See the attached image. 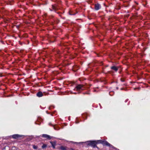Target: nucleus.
<instances>
[{
    "label": "nucleus",
    "instance_id": "obj_1",
    "mask_svg": "<svg viewBox=\"0 0 150 150\" xmlns=\"http://www.w3.org/2000/svg\"><path fill=\"white\" fill-rule=\"evenodd\" d=\"M88 142V144L89 145L91 146L94 147H97L96 146V144H97V142L96 141H89Z\"/></svg>",
    "mask_w": 150,
    "mask_h": 150
},
{
    "label": "nucleus",
    "instance_id": "obj_2",
    "mask_svg": "<svg viewBox=\"0 0 150 150\" xmlns=\"http://www.w3.org/2000/svg\"><path fill=\"white\" fill-rule=\"evenodd\" d=\"M84 85L82 84H79L77 85L76 87V90L77 91L81 89L83 90L84 89H82Z\"/></svg>",
    "mask_w": 150,
    "mask_h": 150
},
{
    "label": "nucleus",
    "instance_id": "obj_3",
    "mask_svg": "<svg viewBox=\"0 0 150 150\" xmlns=\"http://www.w3.org/2000/svg\"><path fill=\"white\" fill-rule=\"evenodd\" d=\"M22 135H20L18 134H14L12 135V137L13 138L16 139H20L22 137Z\"/></svg>",
    "mask_w": 150,
    "mask_h": 150
},
{
    "label": "nucleus",
    "instance_id": "obj_4",
    "mask_svg": "<svg viewBox=\"0 0 150 150\" xmlns=\"http://www.w3.org/2000/svg\"><path fill=\"white\" fill-rule=\"evenodd\" d=\"M59 149L61 150H68V148L66 146H61L59 147Z\"/></svg>",
    "mask_w": 150,
    "mask_h": 150
},
{
    "label": "nucleus",
    "instance_id": "obj_5",
    "mask_svg": "<svg viewBox=\"0 0 150 150\" xmlns=\"http://www.w3.org/2000/svg\"><path fill=\"white\" fill-rule=\"evenodd\" d=\"M42 137L48 139H50L52 138L51 137L46 134H42Z\"/></svg>",
    "mask_w": 150,
    "mask_h": 150
},
{
    "label": "nucleus",
    "instance_id": "obj_6",
    "mask_svg": "<svg viewBox=\"0 0 150 150\" xmlns=\"http://www.w3.org/2000/svg\"><path fill=\"white\" fill-rule=\"evenodd\" d=\"M111 69L115 71H117L118 69V67L115 66H113L111 67Z\"/></svg>",
    "mask_w": 150,
    "mask_h": 150
},
{
    "label": "nucleus",
    "instance_id": "obj_7",
    "mask_svg": "<svg viewBox=\"0 0 150 150\" xmlns=\"http://www.w3.org/2000/svg\"><path fill=\"white\" fill-rule=\"evenodd\" d=\"M101 8V6L100 5L98 4H95V9L96 10H98L100 9Z\"/></svg>",
    "mask_w": 150,
    "mask_h": 150
},
{
    "label": "nucleus",
    "instance_id": "obj_8",
    "mask_svg": "<svg viewBox=\"0 0 150 150\" xmlns=\"http://www.w3.org/2000/svg\"><path fill=\"white\" fill-rule=\"evenodd\" d=\"M37 96L38 97H41L43 96V94L42 92L40 91L37 93Z\"/></svg>",
    "mask_w": 150,
    "mask_h": 150
},
{
    "label": "nucleus",
    "instance_id": "obj_9",
    "mask_svg": "<svg viewBox=\"0 0 150 150\" xmlns=\"http://www.w3.org/2000/svg\"><path fill=\"white\" fill-rule=\"evenodd\" d=\"M103 144L104 145L110 146V144L106 141H104L103 142Z\"/></svg>",
    "mask_w": 150,
    "mask_h": 150
},
{
    "label": "nucleus",
    "instance_id": "obj_10",
    "mask_svg": "<svg viewBox=\"0 0 150 150\" xmlns=\"http://www.w3.org/2000/svg\"><path fill=\"white\" fill-rule=\"evenodd\" d=\"M50 143H51V145H52V146L53 147L54 149L55 148V146L56 145V143L54 142H50Z\"/></svg>",
    "mask_w": 150,
    "mask_h": 150
},
{
    "label": "nucleus",
    "instance_id": "obj_11",
    "mask_svg": "<svg viewBox=\"0 0 150 150\" xmlns=\"http://www.w3.org/2000/svg\"><path fill=\"white\" fill-rule=\"evenodd\" d=\"M52 8L53 9V10L55 11H56L58 10V8L57 7H56L55 6H53V5H52Z\"/></svg>",
    "mask_w": 150,
    "mask_h": 150
},
{
    "label": "nucleus",
    "instance_id": "obj_12",
    "mask_svg": "<svg viewBox=\"0 0 150 150\" xmlns=\"http://www.w3.org/2000/svg\"><path fill=\"white\" fill-rule=\"evenodd\" d=\"M97 142V144H99V143H101V144H103V141H102V140H97V141H96Z\"/></svg>",
    "mask_w": 150,
    "mask_h": 150
},
{
    "label": "nucleus",
    "instance_id": "obj_13",
    "mask_svg": "<svg viewBox=\"0 0 150 150\" xmlns=\"http://www.w3.org/2000/svg\"><path fill=\"white\" fill-rule=\"evenodd\" d=\"M47 145L45 144H43V145L42 146V149H44L45 148L47 147Z\"/></svg>",
    "mask_w": 150,
    "mask_h": 150
},
{
    "label": "nucleus",
    "instance_id": "obj_14",
    "mask_svg": "<svg viewBox=\"0 0 150 150\" xmlns=\"http://www.w3.org/2000/svg\"><path fill=\"white\" fill-rule=\"evenodd\" d=\"M33 148L34 149H37L38 148V146L35 145H33Z\"/></svg>",
    "mask_w": 150,
    "mask_h": 150
},
{
    "label": "nucleus",
    "instance_id": "obj_15",
    "mask_svg": "<svg viewBox=\"0 0 150 150\" xmlns=\"http://www.w3.org/2000/svg\"><path fill=\"white\" fill-rule=\"evenodd\" d=\"M14 148H15V147H14ZM13 148L12 149V150H13L14 149H13Z\"/></svg>",
    "mask_w": 150,
    "mask_h": 150
},
{
    "label": "nucleus",
    "instance_id": "obj_16",
    "mask_svg": "<svg viewBox=\"0 0 150 150\" xmlns=\"http://www.w3.org/2000/svg\"><path fill=\"white\" fill-rule=\"evenodd\" d=\"M71 150H73V149H71Z\"/></svg>",
    "mask_w": 150,
    "mask_h": 150
},
{
    "label": "nucleus",
    "instance_id": "obj_17",
    "mask_svg": "<svg viewBox=\"0 0 150 150\" xmlns=\"http://www.w3.org/2000/svg\"><path fill=\"white\" fill-rule=\"evenodd\" d=\"M82 143V142H80V144H81V143Z\"/></svg>",
    "mask_w": 150,
    "mask_h": 150
},
{
    "label": "nucleus",
    "instance_id": "obj_18",
    "mask_svg": "<svg viewBox=\"0 0 150 150\" xmlns=\"http://www.w3.org/2000/svg\"><path fill=\"white\" fill-rule=\"evenodd\" d=\"M52 1H54V0H52Z\"/></svg>",
    "mask_w": 150,
    "mask_h": 150
}]
</instances>
